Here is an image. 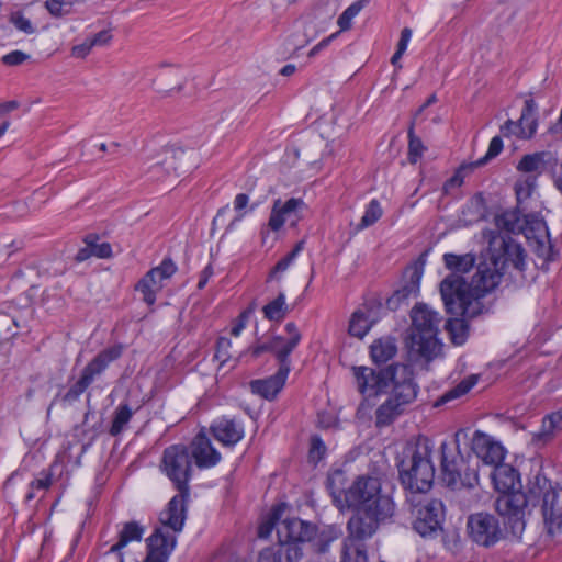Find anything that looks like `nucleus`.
Here are the masks:
<instances>
[{"label": "nucleus", "instance_id": "obj_17", "mask_svg": "<svg viewBox=\"0 0 562 562\" xmlns=\"http://www.w3.org/2000/svg\"><path fill=\"white\" fill-rule=\"evenodd\" d=\"M337 11L338 2L336 0H318L307 16L305 41L301 46L311 42L318 33L324 32Z\"/></svg>", "mask_w": 562, "mask_h": 562}, {"label": "nucleus", "instance_id": "obj_60", "mask_svg": "<svg viewBox=\"0 0 562 562\" xmlns=\"http://www.w3.org/2000/svg\"><path fill=\"white\" fill-rule=\"evenodd\" d=\"M304 205L305 204L302 199L291 198L284 203L281 201V212H283L289 217L292 214H296V212Z\"/></svg>", "mask_w": 562, "mask_h": 562}, {"label": "nucleus", "instance_id": "obj_24", "mask_svg": "<svg viewBox=\"0 0 562 562\" xmlns=\"http://www.w3.org/2000/svg\"><path fill=\"white\" fill-rule=\"evenodd\" d=\"M303 555L301 544L280 541L277 547L260 552L261 562H299Z\"/></svg>", "mask_w": 562, "mask_h": 562}, {"label": "nucleus", "instance_id": "obj_42", "mask_svg": "<svg viewBox=\"0 0 562 562\" xmlns=\"http://www.w3.org/2000/svg\"><path fill=\"white\" fill-rule=\"evenodd\" d=\"M284 509L285 505L283 504L273 507L270 516L266 520H263L258 528L259 538H268L271 535L272 530L274 528L277 529L278 524L281 522V517Z\"/></svg>", "mask_w": 562, "mask_h": 562}, {"label": "nucleus", "instance_id": "obj_41", "mask_svg": "<svg viewBox=\"0 0 562 562\" xmlns=\"http://www.w3.org/2000/svg\"><path fill=\"white\" fill-rule=\"evenodd\" d=\"M367 553L362 544L351 539L345 541L341 562H367Z\"/></svg>", "mask_w": 562, "mask_h": 562}, {"label": "nucleus", "instance_id": "obj_19", "mask_svg": "<svg viewBox=\"0 0 562 562\" xmlns=\"http://www.w3.org/2000/svg\"><path fill=\"white\" fill-rule=\"evenodd\" d=\"M277 533L280 541L284 542H305L311 541L315 533L313 525L307 524L301 519H283L277 526Z\"/></svg>", "mask_w": 562, "mask_h": 562}, {"label": "nucleus", "instance_id": "obj_56", "mask_svg": "<svg viewBox=\"0 0 562 562\" xmlns=\"http://www.w3.org/2000/svg\"><path fill=\"white\" fill-rule=\"evenodd\" d=\"M412 37V30L408 27H404L401 31V38L397 43V49L394 53V55L391 58V63L396 66L398 60L401 59L402 55L405 53L408 42Z\"/></svg>", "mask_w": 562, "mask_h": 562}, {"label": "nucleus", "instance_id": "obj_44", "mask_svg": "<svg viewBox=\"0 0 562 562\" xmlns=\"http://www.w3.org/2000/svg\"><path fill=\"white\" fill-rule=\"evenodd\" d=\"M446 329L450 334L451 340L454 345H462L468 336V325L464 319L453 318L446 323Z\"/></svg>", "mask_w": 562, "mask_h": 562}, {"label": "nucleus", "instance_id": "obj_4", "mask_svg": "<svg viewBox=\"0 0 562 562\" xmlns=\"http://www.w3.org/2000/svg\"><path fill=\"white\" fill-rule=\"evenodd\" d=\"M434 445L427 437H418L403 450L398 474L403 486L412 494L427 493L435 480Z\"/></svg>", "mask_w": 562, "mask_h": 562}, {"label": "nucleus", "instance_id": "obj_13", "mask_svg": "<svg viewBox=\"0 0 562 562\" xmlns=\"http://www.w3.org/2000/svg\"><path fill=\"white\" fill-rule=\"evenodd\" d=\"M467 526L470 538L486 548L497 543L504 536L498 519L488 513L470 515Z\"/></svg>", "mask_w": 562, "mask_h": 562}, {"label": "nucleus", "instance_id": "obj_29", "mask_svg": "<svg viewBox=\"0 0 562 562\" xmlns=\"http://www.w3.org/2000/svg\"><path fill=\"white\" fill-rule=\"evenodd\" d=\"M376 322L374 311L368 306L355 311L349 322V334L363 338Z\"/></svg>", "mask_w": 562, "mask_h": 562}, {"label": "nucleus", "instance_id": "obj_26", "mask_svg": "<svg viewBox=\"0 0 562 562\" xmlns=\"http://www.w3.org/2000/svg\"><path fill=\"white\" fill-rule=\"evenodd\" d=\"M524 216L517 210L505 211L495 217L496 229H490L484 233V237L488 240V234L494 232L496 235L508 237L509 234L521 233L524 228Z\"/></svg>", "mask_w": 562, "mask_h": 562}, {"label": "nucleus", "instance_id": "obj_15", "mask_svg": "<svg viewBox=\"0 0 562 562\" xmlns=\"http://www.w3.org/2000/svg\"><path fill=\"white\" fill-rule=\"evenodd\" d=\"M189 72L179 65L161 64L151 80V88L162 97L178 93L183 90Z\"/></svg>", "mask_w": 562, "mask_h": 562}, {"label": "nucleus", "instance_id": "obj_36", "mask_svg": "<svg viewBox=\"0 0 562 562\" xmlns=\"http://www.w3.org/2000/svg\"><path fill=\"white\" fill-rule=\"evenodd\" d=\"M562 430V412L558 411L547 415L542 420L540 431L536 435L539 440L547 442L552 439L557 432Z\"/></svg>", "mask_w": 562, "mask_h": 562}, {"label": "nucleus", "instance_id": "obj_25", "mask_svg": "<svg viewBox=\"0 0 562 562\" xmlns=\"http://www.w3.org/2000/svg\"><path fill=\"white\" fill-rule=\"evenodd\" d=\"M192 457L199 468L215 465L220 459V452L212 446L204 434H198L192 441Z\"/></svg>", "mask_w": 562, "mask_h": 562}, {"label": "nucleus", "instance_id": "obj_47", "mask_svg": "<svg viewBox=\"0 0 562 562\" xmlns=\"http://www.w3.org/2000/svg\"><path fill=\"white\" fill-rule=\"evenodd\" d=\"M345 473L341 470H336L328 475L327 487L335 499H338L344 493Z\"/></svg>", "mask_w": 562, "mask_h": 562}, {"label": "nucleus", "instance_id": "obj_2", "mask_svg": "<svg viewBox=\"0 0 562 562\" xmlns=\"http://www.w3.org/2000/svg\"><path fill=\"white\" fill-rule=\"evenodd\" d=\"M353 374L359 392L367 398L383 394L387 396L375 411V425L379 428L391 425L417 397L418 386L409 366L396 363L380 371L358 367L353 368Z\"/></svg>", "mask_w": 562, "mask_h": 562}, {"label": "nucleus", "instance_id": "obj_45", "mask_svg": "<svg viewBox=\"0 0 562 562\" xmlns=\"http://www.w3.org/2000/svg\"><path fill=\"white\" fill-rule=\"evenodd\" d=\"M369 2V0H358L350 4L338 18V25L340 31H348L351 27V22L355 16L359 14V12L363 9V7Z\"/></svg>", "mask_w": 562, "mask_h": 562}, {"label": "nucleus", "instance_id": "obj_14", "mask_svg": "<svg viewBox=\"0 0 562 562\" xmlns=\"http://www.w3.org/2000/svg\"><path fill=\"white\" fill-rule=\"evenodd\" d=\"M284 330L286 336H274L269 341L256 346L254 355L259 356L269 351L274 355L279 364L291 363L289 356L301 341L302 335L294 323H288Z\"/></svg>", "mask_w": 562, "mask_h": 562}, {"label": "nucleus", "instance_id": "obj_63", "mask_svg": "<svg viewBox=\"0 0 562 562\" xmlns=\"http://www.w3.org/2000/svg\"><path fill=\"white\" fill-rule=\"evenodd\" d=\"M92 48L93 47L88 38L83 43L74 46L71 49V54L74 57L85 58L91 52Z\"/></svg>", "mask_w": 562, "mask_h": 562}, {"label": "nucleus", "instance_id": "obj_48", "mask_svg": "<svg viewBox=\"0 0 562 562\" xmlns=\"http://www.w3.org/2000/svg\"><path fill=\"white\" fill-rule=\"evenodd\" d=\"M382 216V209L376 200H372L360 222V228H364L374 224Z\"/></svg>", "mask_w": 562, "mask_h": 562}, {"label": "nucleus", "instance_id": "obj_5", "mask_svg": "<svg viewBox=\"0 0 562 562\" xmlns=\"http://www.w3.org/2000/svg\"><path fill=\"white\" fill-rule=\"evenodd\" d=\"M530 499L541 501V513L547 536L562 540V487L552 483L541 473L529 481Z\"/></svg>", "mask_w": 562, "mask_h": 562}, {"label": "nucleus", "instance_id": "obj_55", "mask_svg": "<svg viewBox=\"0 0 562 562\" xmlns=\"http://www.w3.org/2000/svg\"><path fill=\"white\" fill-rule=\"evenodd\" d=\"M45 8L52 15L60 18L70 13L71 3L61 0H46Z\"/></svg>", "mask_w": 562, "mask_h": 562}, {"label": "nucleus", "instance_id": "obj_21", "mask_svg": "<svg viewBox=\"0 0 562 562\" xmlns=\"http://www.w3.org/2000/svg\"><path fill=\"white\" fill-rule=\"evenodd\" d=\"M175 543V536L165 532L162 528L156 529L147 539L148 553L143 562H167Z\"/></svg>", "mask_w": 562, "mask_h": 562}, {"label": "nucleus", "instance_id": "obj_51", "mask_svg": "<svg viewBox=\"0 0 562 562\" xmlns=\"http://www.w3.org/2000/svg\"><path fill=\"white\" fill-rule=\"evenodd\" d=\"M90 384L91 382L81 373L80 379L68 390L63 400L68 403L77 401Z\"/></svg>", "mask_w": 562, "mask_h": 562}, {"label": "nucleus", "instance_id": "obj_16", "mask_svg": "<svg viewBox=\"0 0 562 562\" xmlns=\"http://www.w3.org/2000/svg\"><path fill=\"white\" fill-rule=\"evenodd\" d=\"M177 267L170 259H164L162 262L150 269L137 283L136 290H138L143 300L148 304L153 305L156 301V294L162 288V281L169 279L176 272Z\"/></svg>", "mask_w": 562, "mask_h": 562}, {"label": "nucleus", "instance_id": "obj_20", "mask_svg": "<svg viewBox=\"0 0 562 562\" xmlns=\"http://www.w3.org/2000/svg\"><path fill=\"white\" fill-rule=\"evenodd\" d=\"M290 370L291 363L279 364V369L276 374L263 380L251 381L250 387L252 393L269 401L273 400L283 389Z\"/></svg>", "mask_w": 562, "mask_h": 562}, {"label": "nucleus", "instance_id": "obj_7", "mask_svg": "<svg viewBox=\"0 0 562 562\" xmlns=\"http://www.w3.org/2000/svg\"><path fill=\"white\" fill-rule=\"evenodd\" d=\"M412 348L423 358L430 360L440 349L437 335L440 318L438 313L425 304H418L412 310Z\"/></svg>", "mask_w": 562, "mask_h": 562}, {"label": "nucleus", "instance_id": "obj_61", "mask_svg": "<svg viewBox=\"0 0 562 562\" xmlns=\"http://www.w3.org/2000/svg\"><path fill=\"white\" fill-rule=\"evenodd\" d=\"M94 237H91V247L93 256L98 258H110L112 255V248L109 243L97 244Z\"/></svg>", "mask_w": 562, "mask_h": 562}, {"label": "nucleus", "instance_id": "obj_6", "mask_svg": "<svg viewBox=\"0 0 562 562\" xmlns=\"http://www.w3.org/2000/svg\"><path fill=\"white\" fill-rule=\"evenodd\" d=\"M441 450V479L452 488H473L479 485L477 458L471 453L463 454L459 448H452L442 442Z\"/></svg>", "mask_w": 562, "mask_h": 562}, {"label": "nucleus", "instance_id": "obj_52", "mask_svg": "<svg viewBox=\"0 0 562 562\" xmlns=\"http://www.w3.org/2000/svg\"><path fill=\"white\" fill-rule=\"evenodd\" d=\"M10 23H12L19 31L25 33V34H33L35 33V27L33 26L32 22L23 15L22 12L15 11L12 12L9 16Z\"/></svg>", "mask_w": 562, "mask_h": 562}, {"label": "nucleus", "instance_id": "obj_11", "mask_svg": "<svg viewBox=\"0 0 562 562\" xmlns=\"http://www.w3.org/2000/svg\"><path fill=\"white\" fill-rule=\"evenodd\" d=\"M382 499H391V497L381 494L380 480L373 476H359L345 491V503L349 508L378 507V503Z\"/></svg>", "mask_w": 562, "mask_h": 562}, {"label": "nucleus", "instance_id": "obj_27", "mask_svg": "<svg viewBox=\"0 0 562 562\" xmlns=\"http://www.w3.org/2000/svg\"><path fill=\"white\" fill-rule=\"evenodd\" d=\"M495 488L501 493H509L519 490L520 480L518 472L509 464L501 463L491 472Z\"/></svg>", "mask_w": 562, "mask_h": 562}, {"label": "nucleus", "instance_id": "obj_9", "mask_svg": "<svg viewBox=\"0 0 562 562\" xmlns=\"http://www.w3.org/2000/svg\"><path fill=\"white\" fill-rule=\"evenodd\" d=\"M353 509L355 514L349 519L347 528L351 540H363L376 531L380 521L393 515L394 504L392 499H382L378 503V507Z\"/></svg>", "mask_w": 562, "mask_h": 562}, {"label": "nucleus", "instance_id": "obj_53", "mask_svg": "<svg viewBox=\"0 0 562 562\" xmlns=\"http://www.w3.org/2000/svg\"><path fill=\"white\" fill-rule=\"evenodd\" d=\"M286 218L288 216L281 212V200L279 199L272 206L268 225L272 231H278L283 226Z\"/></svg>", "mask_w": 562, "mask_h": 562}, {"label": "nucleus", "instance_id": "obj_40", "mask_svg": "<svg viewBox=\"0 0 562 562\" xmlns=\"http://www.w3.org/2000/svg\"><path fill=\"white\" fill-rule=\"evenodd\" d=\"M133 416V411L127 404H121L114 412V417L110 428L111 436H119Z\"/></svg>", "mask_w": 562, "mask_h": 562}, {"label": "nucleus", "instance_id": "obj_10", "mask_svg": "<svg viewBox=\"0 0 562 562\" xmlns=\"http://www.w3.org/2000/svg\"><path fill=\"white\" fill-rule=\"evenodd\" d=\"M529 503L533 504L530 494L519 490L501 494L495 501V510L505 518L504 524L509 526L515 539H519L525 530L524 515Z\"/></svg>", "mask_w": 562, "mask_h": 562}, {"label": "nucleus", "instance_id": "obj_62", "mask_svg": "<svg viewBox=\"0 0 562 562\" xmlns=\"http://www.w3.org/2000/svg\"><path fill=\"white\" fill-rule=\"evenodd\" d=\"M112 40V35L109 31L103 30L97 34H94L91 38H89L92 47L94 46H105Z\"/></svg>", "mask_w": 562, "mask_h": 562}, {"label": "nucleus", "instance_id": "obj_50", "mask_svg": "<svg viewBox=\"0 0 562 562\" xmlns=\"http://www.w3.org/2000/svg\"><path fill=\"white\" fill-rule=\"evenodd\" d=\"M8 310H12V307L9 306ZM12 327H18L16 316L12 311H0V336L7 339L8 336L12 335Z\"/></svg>", "mask_w": 562, "mask_h": 562}, {"label": "nucleus", "instance_id": "obj_49", "mask_svg": "<svg viewBox=\"0 0 562 562\" xmlns=\"http://www.w3.org/2000/svg\"><path fill=\"white\" fill-rule=\"evenodd\" d=\"M408 137H409V144H408V160L412 164H416L417 160L422 157L424 151V145L415 134H414V127L413 124L411 125L408 130Z\"/></svg>", "mask_w": 562, "mask_h": 562}, {"label": "nucleus", "instance_id": "obj_46", "mask_svg": "<svg viewBox=\"0 0 562 562\" xmlns=\"http://www.w3.org/2000/svg\"><path fill=\"white\" fill-rule=\"evenodd\" d=\"M536 176H526L524 179H520L516 182L515 192L518 203H521L522 201L530 198L536 188Z\"/></svg>", "mask_w": 562, "mask_h": 562}, {"label": "nucleus", "instance_id": "obj_38", "mask_svg": "<svg viewBox=\"0 0 562 562\" xmlns=\"http://www.w3.org/2000/svg\"><path fill=\"white\" fill-rule=\"evenodd\" d=\"M477 383L476 375H470L462 380L458 385L447 391L438 401L436 405H442L452 400L459 398L467 394Z\"/></svg>", "mask_w": 562, "mask_h": 562}, {"label": "nucleus", "instance_id": "obj_33", "mask_svg": "<svg viewBox=\"0 0 562 562\" xmlns=\"http://www.w3.org/2000/svg\"><path fill=\"white\" fill-rule=\"evenodd\" d=\"M419 280L420 273L414 271L412 274L411 281L403 285L401 289L396 290L393 295L386 301L387 307L391 310H396L402 302L407 300L411 296H417L419 290Z\"/></svg>", "mask_w": 562, "mask_h": 562}, {"label": "nucleus", "instance_id": "obj_34", "mask_svg": "<svg viewBox=\"0 0 562 562\" xmlns=\"http://www.w3.org/2000/svg\"><path fill=\"white\" fill-rule=\"evenodd\" d=\"M547 153H535L525 155L517 165V169L528 176H538L546 169Z\"/></svg>", "mask_w": 562, "mask_h": 562}, {"label": "nucleus", "instance_id": "obj_39", "mask_svg": "<svg viewBox=\"0 0 562 562\" xmlns=\"http://www.w3.org/2000/svg\"><path fill=\"white\" fill-rule=\"evenodd\" d=\"M304 240L299 241L294 248L282 259H280L277 265L272 268L269 273L268 281L270 280H280V274L288 270V268L292 265L296 256L303 250Z\"/></svg>", "mask_w": 562, "mask_h": 562}, {"label": "nucleus", "instance_id": "obj_57", "mask_svg": "<svg viewBox=\"0 0 562 562\" xmlns=\"http://www.w3.org/2000/svg\"><path fill=\"white\" fill-rule=\"evenodd\" d=\"M468 164H463L460 166L458 171L448 179L443 184V192L447 194L450 192L451 189L459 188L463 183V172L464 171H472L470 168H463Z\"/></svg>", "mask_w": 562, "mask_h": 562}, {"label": "nucleus", "instance_id": "obj_23", "mask_svg": "<svg viewBox=\"0 0 562 562\" xmlns=\"http://www.w3.org/2000/svg\"><path fill=\"white\" fill-rule=\"evenodd\" d=\"M122 353V345H114L102 350L83 368L82 374L92 383L95 376L102 374Z\"/></svg>", "mask_w": 562, "mask_h": 562}, {"label": "nucleus", "instance_id": "obj_28", "mask_svg": "<svg viewBox=\"0 0 562 562\" xmlns=\"http://www.w3.org/2000/svg\"><path fill=\"white\" fill-rule=\"evenodd\" d=\"M144 532L145 528L140 526L138 522H125L119 532V541L110 548V550L105 553V557H113L115 553H117V558L120 555L122 557L121 550L124 547H126L130 542H139L143 538Z\"/></svg>", "mask_w": 562, "mask_h": 562}, {"label": "nucleus", "instance_id": "obj_43", "mask_svg": "<svg viewBox=\"0 0 562 562\" xmlns=\"http://www.w3.org/2000/svg\"><path fill=\"white\" fill-rule=\"evenodd\" d=\"M503 150V140L499 136H494L488 145L487 153L480 159L469 162L463 168H470L474 170L475 168L482 167L486 165L491 159L495 158Z\"/></svg>", "mask_w": 562, "mask_h": 562}, {"label": "nucleus", "instance_id": "obj_8", "mask_svg": "<svg viewBox=\"0 0 562 562\" xmlns=\"http://www.w3.org/2000/svg\"><path fill=\"white\" fill-rule=\"evenodd\" d=\"M146 173L151 180L173 182L182 175L190 172L196 166L192 150L180 147H166L147 161Z\"/></svg>", "mask_w": 562, "mask_h": 562}, {"label": "nucleus", "instance_id": "obj_32", "mask_svg": "<svg viewBox=\"0 0 562 562\" xmlns=\"http://www.w3.org/2000/svg\"><path fill=\"white\" fill-rule=\"evenodd\" d=\"M397 351L395 340L391 337L380 338L372 342L370 355L374 363H385L391 360Z\"/></svg>", "mask_w": 562, "mask_h": 562}, {"label": "nucleus", "instance_id": "obj_35", "mask_svg": "<svg viewBox=\"0 0 562 562\" xmlns=\"http://www.w3.org/2000/svg\"><path fill=\"white\" fill-rule=\"evenodd\" d=\"M443 262L447 269L454 274L468 272L475 263V256L471 252L463 255L445 254Z\"/></svg>", "mask_w": 562, "mask_h": 562}, {"label": "nucleus", "instance_id": "obj_58", "mask_svg": "<svg viewBox=\"0 0 562 562\" xmlns=\"http://www.w3.org/2000/svg\"><path fill=\"white\" fill-rule=\"evenodd\" d=\"M326 452V447L322 439L317 436L312 437L310 448V459L313 461H319Z\"/></svg>", "mask_w": 562, "mask_h": 562}, {"label": "nucleus", "instance_id": "obj_37", "mask_svg": "<svg viewBox=\"0 0 562 562\" xmlns=\"http://www.w3.org/2000/svg\"><path fill=\"white\" fill-rule=\"evenodd\" d=\"M262 312L265 317L269 321H282L288 313L285 295L280 293L277 299L263 306Z\"/></svg>", "mask_w": 562, "mask_h": 562}, {"label": "nucleus", "instance_id": "obj_1", "mask_svg": "<svg viewBox=\"0 0 562 562\" xmlns=\"http://www.w3.org/2000/svg\"><path fill=\"white\" fill-rule=\"evenodd\" d=\"M488 250L490 258L477 265L470 283L454 273L441 281L440 294L448 313L468 318L477 316L483 308L480 300L498 286L507 265L524 271L525 250L513 239L492 232Z\"/></svg>", "mask_w": 562, "mask_h": 562}, {"label": "nucleus", "instance_id": "obj_54", "mask_svg": "<svg viewBox=\"0 0 562 562\" xmlns=\"http://www.w3.org/2000/svg\"><path fill=\"white\" fill-rule=\"evenodd\" d=\"M232 348L231 339L226 337H221L216 344V352L215 358L220 361L221 366H224L227 361L231 360L232 353L229 349Z\"/></svg>", "mask_w": 562, "mask_h": 562}, {"label": "nucleus", "instance_id": "obj_64", "mask_svg": "<svg viewBox=\"0 0 562 562\" xmlns=\"http://www.w3.org/2000/svg\"><path fill=\"white\" fill-rule=\"evenodd\" d=\"M86 244H87V246L85 248L80 249L76 255V260L79 262L85 261V260L89 259L91 256H93L92 247H91V237H88L86 239Z\"/></svg>", "mask_w": 562, "mask_h": 562}, {"label": "nucleus", "instance_id": "obj_31", "mask_svg": "<svg viewBox=\"0 0 562 562\" xmlns=\"http://www.w3.org/2000/svg\"><path fill=\"white\" fill-rule=\"evenodd\" d=\"M522 224L521 233L528 239H535L538 244H543L544 239L548 238L549 232L546 222L538 215H525Z\"/></svg>", "mask_w": 562, "mask_h": 562}, {"label": "nucleus", "instance_id": "obj_3", "mask_svg": "<svg viewBox=\"0 0 562 562\" xmlns=\"http://www.w3.org/2000/svg\"><path fill=\"white\" fill-rule=\"evenodd\" d=\"M162 465L168 477L176 483L179 494L170 499L167 508L160 513L159 520L164 527L179 532L182 530L186 520L191 456L186 447L171 446L164 452Z\"/></svg>", "mask_w": 562, "mask_h": 562}, {"label": "nucleus", "instance_id": "obj_59", "mask_svg": "<svg viewBox=\"0 0 562 562\" xmlns=\"http://www.w3.org/2000/svg\"><path fill=\"white\" fill-rule=\"evenodd\" d=\"M30 58V55L23 53L21 50H13L4 56H2L1 61L7 66H19L26 61Z\"/></svg>", "mask_w": 562, "mask_h": 562}, {"label": "nucleus", "instance_id": "obj_18", "mask_svg": "<svg viewBox=\"0 0 562 562\" xmlns=\"http://www.w3.org/2000/svg\"><path fill=\"white\" fill-rule=\"evenodd\" d=\"M471 449L473 451L472 456L477 458V468L480 467V461L494 468L503 463L505 457L503 446L480 430H476L473 435Z\"/></svg>", "mask_w": 562, "mask_h": 562}, {"label": "nucleus", "instance_id": "obj_12", "mask_svg": "<svg viewBox=\"0 0 562 562\" xmlns=\"http://www.w3.org/2000/svg\"><path fill=\"white\" fill-rule=\"evenodd\" d=\"M413 528L422 537H437L441 530L443 504L439 499H425L414 506Z\"/></svg>", "mask_w": 562, "mask_h": 562}, {"label": "nucleus", "instance_id": "obj_22", "mask_svg": "<svg viewBox=\"0 0 562 562\" xmlns=\"http://www.w3.org/2000/svg\"><path fill=\"white\" fill-rule=\"evenodd\" d=\"M211 430L216 440L228 447L235 446L245 435L241 423L227 417L215 420Z\"/></svg>", "mask_w": 562, "mask_h": 562}, {"label": "nucleus", "instance_id": "obj_30", "mask_svg": "<svg viewBox=\"0 0 562 562\" xmlns=\"http://www.w3.org/2000/svg\"><path fill=\"white\" fill-rule=\"evenodd\" d=\"M516 123L518 124V132H514L515 136L519 138H531L535 135L538 122L537 106L533 100L528 99L525 101L520 119Z\"/></svg>", "mask_w": 562, "mask_h": 562}]
</instances>
